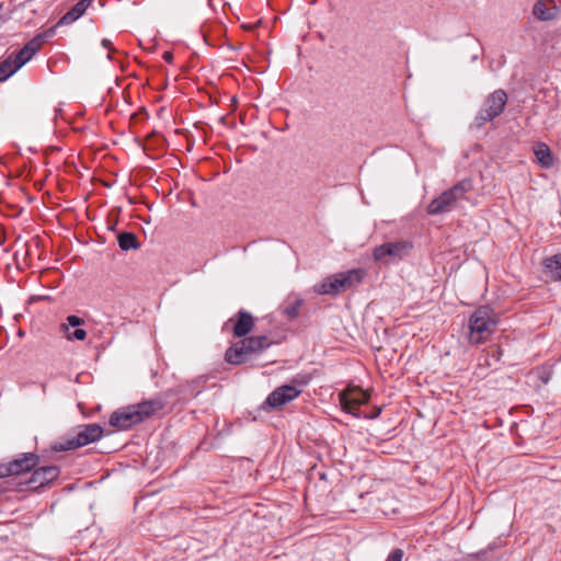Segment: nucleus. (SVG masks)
<instances>
[{
	"instance_id": "obj_12",
	"label": "nucleus",
	"mask_w": 561,
	"mask_h": 561,
	"mask_svg": "<svg viewBox=\"0 0 561 561\" xmlns=\"http://www.w3.org/2000/svg\"><path fill=\"white\" fill-rule=\"evenodd\" d=\"M84 324V320L78 316H68L66 318V322L60 325V331L65 333L66 339L69 341H84L87 339V331L83 329H76L75 331H70L69 327L77 328Z\"/></svg>"
},
{
	"instance_id": "obj_22",
	"label": "nucleus",
	"mask_w": 561,
	"mask_h": 561,
	"mask_svg": "<svg viewBox=\"0 0 561 561\" xmlns=\"http://www.w3.org/2000/svg\"><path fill=\"white\" fill-rule=\"evenodd\" d=\"M535 156L537 161L540 163L542 168L549 169L553 165V156L550 148L543 144L539 142L535 148Z\"/></svg>"
},
{
	"instance_id": "obj_18",
	"label": "nucleus",
	"mask_w": 561,
	"mask_h": 561,
	"mask_svg": "<svg viewBox=\"0 0 561 561\" xmlns=\"http://www.w3.org/2000/svg\"><path fill=\"white\" fill-rule=\"evenodd\" d=\"M542 267L546 276L554 282H561V252L546 257Z\"/></svg>"
},
{
	"instance_id": "obj_16",
	"label": "nucleus",
	"mask_w": 561,
	"mask_h": 561,
	"mask_svg": "<svg viewBox=\"0 0 561 561\" xmlns=\"http://www.w3.org/2000/svg\"><path fill=\"white\" fill-rule=\"evenodd\" d=\"M559 13L560 9L557 4L550 5L540 0H537L533 8L534 16L540 21H552L558 18Z\"/></svg>"
},
{
	"instance_id": "obj_27",
	"label": "nucleus",
	"mask_w": 561,
	"mask_h": 561,
	"mask_svg": "<svg viewBox=\"0 0 561 561\" xmlns=\"http://www.w3.org/2000/svg\"><path fill=\"white\" fill-rule=\"evenodd\" d=\"M147 151V146L145 144V141L142 140V179L146 176V172H150L152 171V165H151V162L153 161L152 158H150V156L146 152Z\"/></svg>"
},
{
	"instance_id": "obj_32",
	"label": "nucleus",
	"mask_w": 561,
	"mask_h": 561,
	"mask_svg": "<svg viewBox=\"0 0 561 561\" xmlns=\"http://www.w3.org/2000/svg\"><path fill=\"white\" fill-rule=\"evenodd\" d=\"M102 46L105 48V49H108V50H112V42L107 38H104L102 41Z\"/></svg>"
},
{
	"instance_id": "obj_11",
	"label": "nucleus",
	"mask_w": 561,
	"mask_h": 561,
	"mask_svg": "<svg viewBox=\"0 0 561 561\" xmlns=\"http://www.w3.org/2000/svg\"><path fill=\"white\" fill-rule=\"evenodd\" d=\"M39 463V457L34 453H24L19 458L9 461L12 476L31 471Z\"/></svg>"
},
{
	"instance_id": "obj_23",
	"label": "nucleus",
	"mask_w": 561,
	"mask_h": 561,
	"mask_svg": "<svg viewBox=\"0 0 561 561\" xmlns=\"http://www.w3.org/2000/svg\"><path fill=\"white\" fill-rule=\"evenodd\" d=\"M117 242H118L121 250H123V251H128L131 249L136 250L139 247L138 238L133 232H127V231L121 232L117 236Z\"/></svg>"
},
{
	"instance_id": "obj_39",
	"label": "nucleus",
	"mask_w": 561,
	"mask_h": 561,
	"mask_svg": "<svg viewBox=\"0 0 561 561\" xmlns=\"http://www.w3.org/2000/svg\"><path fill=\"white\" fill-rule=\"evenodd\" d=\"M141 221H142V222H147V224L149 222V221H148V220H146L144 217L141 218Z\"/></svg>"
},
{
	"instance_id": "obj_13",
	"label": "nucleus",
	"mask_w": 561,
	"mask_h": 561,
	"mask_svg": "<svg viewBox=\"0 0 561 561\" xmlns=\"http://www.w3.org/2000/svg\"><path fill=\"white\" fill-rule=\"evenodd\" d=\"M41 49V38L34 37L18 53L10 55L18 69L24 66Z\"/></svg>"
},
{
	"instance_id": "obj_20",
	"label": "nucleus",
	"mask_w": 561,
	"mask_h": 561,
	"mask_svg": "<svg viewBox=\"0 0 561 561\" xmlns=\"http://www.w3.org/2000/svg\"><path fill=\"white\" fill-rule=\"evenodd\" d=\"M340 275L335 274L323 279L320 284L314 286V291L320 295H336L341 291H344L342 287L339 285Z\"/></svg>"
},
{
	"instance_id": "obj_38",
	"label": "nucleus",
	"mask_w": 561,
	"mask_h": 561,
	"mask_svg": "<svg viewBox=\"0 0 561 561\" xmlns=\"http://www.w3.org/2000/svg\"><path fill=\"white\" fill-rule=\"evenodd\" d=\"M542 380H543V382H546V383H547L549 379L547 378V376H543V379H542Z\"/></svg>"
},
{
	"instance_id": "obj_21",
	"label": "nucleus",
	"mask_w": 561,
	"mask_h": 561,
	"mask_svg": "<svg viewBox=\"0 0 561 561\" xmlns=\"http://www.w3.org/2000/svg\"><path fill=\"white\" fill-rule=\"evenodd\" d=\"M302 305L304 300L299 296L289 295L282 306V313L288 319H296Z\"/></svg>"
},
{
	"instance_id": "obj_10",
	"label": "nucleus",
	"mask_w": 561,
	"mask_h": 561,
	"mask_svg": "<svg viewBox=\"0 0 561 561\" xmlns=\"http://www.w3.org/2000/svg\"><path fill=\"white\" fill-rule=\"evenodd\" d=\"M57 466H44L33 471L32 476L23 483L30 489L36 490L56 480L59 476Z\"/></svg>"
},
{
	"instance_id": "obj_24",
	"label": "nucleus",
	"mask_w": 561,
	"mask_h": 561,
	"mask_svg": "<svg viewBox=\"0 0 561 561\" xmlns=\"http://www.w3.org/2000/svg\"><path fill=\"white\" fill-rule=\"evenodd\" d=\"M19 69L15 66L13 59H11L10 56H8L4 60L0 62V82L11 77Z\"/></svg>"
},
{
	"instance_id": "obj_19",
	"label": "nucleus",
	"mask_w": 561,
	"mask_h": 561,
	"mask_svg": "<svg viewBox=\"0 0 561 561\" xmlns=\"http://www.w3.org/2000/svg\"><path fill=\"white\" fill-rule=\"evenodd\" d=\"M365 274V271L362 268L351 270L345 273H339L340 280L337 283L345 291L360 284Z\"/></svg>"
},
{
	"instance_id": "obj_37",
	"label": "nucleus",
	"mask_w": 561,
	"mask_h": 561,
	"mask_svg": "<svg viewBox=\"0 0 561 561\" xmlns=\"http://www.w3.org/2000/svg\"><path fill=\"white\" fill-rule=\"evenodd\" d=\"M542 380H543V382H546V383H547L549 379L547 378V376H543V379H542Z\"/></svg>"
},
{
	"instance_id": "obj_29",
	"label": "nucleus",
	"mask_w": 561,
	"mask_h": 561,
	"mask_svg": "<svg viewBox=\"0 0 561 561\" xmlns=\"http://www.w3.org/2000/svg\"><path fill=\"white\" fill-rule=\"evenodd\" d=\"M12 477L9 462L0 463V479Z\"/></svg>"
},
{
	"instance_id": "obj_1",
	"label": "nucleus",
	"mask_w": 561,
	"mask_h": 561,
	"mask_svg": "<svg viewBox=\"0 0 561 561\" xmlns=\"http://www.w3.org/2000/svg\"><path fill=\"white\" fill-rule=\"evenodd\" d=\"M499 323L497 313L489 306L477 308L469 318V342L481 344L490 339Z\"/></svg>"
},
{
	"instance_id": "obj_4",
	"label": "nucleus",
	"mask_w": 561,
	"mask_h": 561,
	"mask_svg": "<svg viewBox=\"0 0 561 561\" xmlns=\"http://www.w3.org/2000/svg\"><path fill=\"white\" fill-rule=\"evenodd\" d=\"M506 103L507 94L504 90L499 89L489 94L474 117L473 126L481 128L492 122L503 113Z\"/></svg>"
},
{
	"instance_id": "obj_28",
	"label": "nucleus",
	"mask_w": 561,
	"mask_h": 561,
	"mask_svg": "<svg viewBox=\"0 0 561 561\" xmlns=\"http://www.w3.org/2000/svg\"><path fill=\"white\" fill-rule=\"evenodd\" d=\"M404 551L401 548L393 549L387 557L386 561H402Z\"/></svg>"
},
{
	"instance_id": "obj_33",
	"label": "nucleus",
	"mask_w": 561,
	"mask_h": 561,
	"mask_svg": "<svg viewBox=\"0 0 561 561\" xmlns=\"http://www.w3.org/2000/svg\"><path fill=\"white\" fill-rule=\"evenodd\" d=\"M163 58H164V60H167V61H169V62H170V61L172 60V58H173L172 53H170V51H165V53L163 54Z\"/></svg>"
},
{
	"instance_id": "obj_8",
	"label": "nucleus",
	"mask_w": 561,
	"mask_h": 561,
	"mask_svg": "<svg viewBox=\"0 0 561 561\" xmlns=\"http://www.w3.org/2000/svg\"><path fill=\"white\" fill-rule=\"evenodd\" d=\"M412 243L407 240H400L394 242H386L374 249V259L376 261H385L386 257H390L391 261H398L405 257L411 249Z\"/></svg>"
},
{
	"instance_id": "obj_26",
	"label": "nucleus",
	"mask_w": 561,
	"mask_h": 561,
	"mask_svg": "<svg viewBox=\"0 0 561 561\" xmlns=\"http://www.w3.org/2000/svg\"><path fill=\"white\" fill-rule=\"evenodd\" d=\"M351 398V402H354L355 405H363L368 402L369 394L363 391L362 389H355L346 393Z\"/></svg>"
},
{
	"instance_id": "obj_30",
	"label": "nucleus",
	"mask_w": 561,
	"mask_h": 561,
	"mask_svg": "<svg viewBox=\"0 0 561 561\" xmlns=\"http://www.w3.org/2000/svg\"><path fill=\"white\" fill-rule=\"evenodd\" d=\"M57 26L55 25L54 27H50V28L46 30L44 33L38 34L35 37H39L41 38V44H42L44 42V39H46L48 37H51L55 34V28Z\"/></svg>"
},
{
	"instance_id": "obj_2",
	"label": "nucleus",
	"mask_w": 561,
	"mask_h": 561,
	"mask_svg": "<svg viewBox=\"0 0 561 561\" xmlns=\"http://www.w3.org/2000/svg\"><path fill=\"white\" fill-rule=\"evenodd\" d=\"M273 342L266 335L243 337L230 346L225 353V359L231 365H241L249 362L254 355L267 350Z\"/></svg>"
},
{
	"instance_id": "obj_36",
	"label": "nucleus",
	"mask_w": 561,
	"mask_h": 561,
	"mask_svg": "<svg viewBox=\"0 0 561 561\" xmlns=\"http://www.w3.org/2000/svg\"><path fill=\"white\" fill-rule=\"evenodd\" d=\"M141 112H142V117H144V116H148V114H147V112H146V108H145V107H142V108H141Z\"/></svg>"
},
{
	"instance_id": "obj_35",
	"label": "nucleus",
	"mask_w": 561,
	"mask_h": 561,
	"mask_svg": "<svg viewBox=\"0 0 561 561\" xmlns=\"http://www.w3.org/2000/svg\"><path fill=\"white\" fill-rule=\"evenodd\" d=\"M380 412H381V410H380V409H378V410H374V413H376V414L374 415V417L378 416V415L380 414Z\"/></svg>"
},
{
	"instance_id": "obj_15",
	"label": "nucleus",
	"mask_w": 561,
	"mask_h": 561,
	"mask_svg": "<svg viewBox=\"0 0 561 561\" xmlns=\"http://www.w3.org/2000/svg\"><path fill=\"white\" fill-rule=\"evenodd\" d=\"M254 327L253 316L245 311L239 310L236 314V321L232 328L236 337H247Z\"/></svg>"
},
{
	"instance_id": "obj_14",
	"label": "nucleus",
	"mask_w": 561,
	"mask_h": 561,
	"mask_svg": "<svg viewBox=\"0 0 561 561\" xmlns=\"http://www.w3.org/2000/svg\"><path fill=\"white\" fill-rule=\"evenodd\" d=\"M41 49V38L34 37L18 53L10 55L18 69L24 66Z\"/></svg>"
},
{
	"instance_id": "obj_31",
	"label": "nucleus",
	"mask_w": 561,
	"mask_h": 561,
	"mask_svg": "<svg viewBox=\"0 0 561 561\" xmlns=\"http://www.w3.org/2000/svg\"><path fill=\"white\" fill-rule=\"evenodd\" d=\"M501 356H502V351H501V348H500V347H495L494 350H492L491 357H492L495 362H500Z\"/></svg>"
},
{
	"instance_id": "obj_5",
	"label": "nucleus",
	"mask_w": 561,
	"mask_h": 561,
	"mask_svg": "<svg viewBox=\"0 0 561 561\" xmlns=\"http://www.w3.org/2000/svg\"><path fill=\"white\" fill-rule=\"evenodd\" d=\"M180 400L178 391L169 390L160 393L152 400L142 401V420L151 416L161 417L172 412L180 403Z\"/></svg>"
},
{
	"instance_id": "obj_3",
	"label": "nucleus",
	"mask_w": 561,
	"mask_h": 561,
	"mask_svg": "<svg viewBox=\"0 0 561 561\" xmlns=\"http://www.w3.org/2000/svg\"><path fill=\"white\" fill-rule=\"evenodd\" d=\"M473 190L471 179H463L450 188L444 191L427 205L428 215H440L454 210L459 201L466 199V194Z\"/></svg>"
},
{
	"instance_id": "obj_9",
	"label": "nucleus",
	"mask_w": 561,
	"mask_h": 561,
	"mask_svg": "<svg viewBox=\"0 0 561 561\" xmlns=\"http://www.w3.org/2000/svg\"><path fill=\"white\" fill-rule=\"evenodd\" d=\"M296 382L297 379H293L290 385L277 387L268 394L265 403L273 409H277L296 399L301 393V389L294 385Z\"/></svg>"
},
{
	"instance_id": "obj_25",
	"label": "nucleus",
	"mask_w": 561,
	"mask_h": 561,
	"mask_svg": "<svg viewBox=\"0 0 561 561\" xmlns=\"http://www.w3.org/2000/svg\"><path fill=\"white\" fill-rule=\"evenodd\" d=\"M340 402L344 411L351 413L355 416L359 415V405H355L354 402H351V398L345 394V392L340 394Z\"/></svg>"
},
{
	"instance_id": "obj_34",
	"label": "nucleus",
	"mask_w": 561,
	"mask_h": 561,
	"mask_svg": "<svg viewBox=\"0 0 561 561\" xmlns=\"http://www.w3.org/2000/svg\"><path fill=\"white\" fill-rule=\"evenodd\" d=\"M380 412H381V410H380V409H378V410H374V413H376V414L374 415V417L378 416V415L380 414Z\"/></svg>"
},
{
	"instance_id": "obj_7",
	"label": "nucleus",
	"mask_w": 561,
	"mask_h": 561,
	"mask_svg": "<svg viewBox=\"0 0 561 561\" xmlns=\"http://www.w3.org/2000/svg\"><path fill=\"white\" fill-rule=\"evenodd\" d=\"M140 422V403L121 408L110 416L108 424L119 431L129 430Z\"/></svg>"
},
{
	"instance_id": "obj_6",
	"label": "nucleus",
	"mask_w": 561,
	"mask_h": 561,
	"mask_svg": "<svg viewBox=\"0 0 561 561\" xmlns=\"http://www.w3.org/2000/svg\"><path fill=\"white\" fill-rule=\"evenodd\" d=\"M103 435V428L98 424L83 425L76 436L62 440L56 448L58 450H71L96 442Z\"/></svg>"
},
{
	"instance_id": "obj_17",
	"label": "nucleus",
	"mask_w": 561,
	"mask_h": 561,
	"mask_svg": "<svg viewBox=\"0 0 561 561\" xmlns=\"http://www.w3.org/2000/svg\"><path fill=\"white\" fill-rule=\"evenodd\" d=\"M91 3V0H80L65 15L61 16L56 26L69 25L73 23L85 13Z\"/></svg>"
}]
</instances>
